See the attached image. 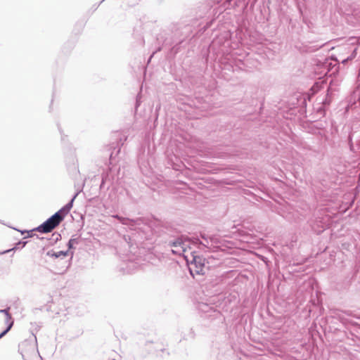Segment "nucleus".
I'll use <instances>...</instances> for the list:
<instances>
[{"label": "nucleus", "instance_id": "7ed1b4c3", "mask_svg": "<svg viewBox=\"0 0 360 360\" xmlns=\"http://www.w3.org/2000/svg\"><path fill=\"white\" fill-rule=\"evenodd\" d=\"M172 252L176 255H183L185 257V255H189L188 251L185 247V243L181 241H176L173 243Z\"/></svg>", "mask_w": 360, "mask_h": 360}, {"label": "nucleus", "instance_id": "20e7f679", "mask_svg": "<svg viewBox=\"0 0 360 360\" xmlns=\"http://www.w3.org/2000/svg\"><path fill=\"white\" fill-rule=\"evenodd\" d=\"M0 312L5 314L6 316V322L8 323V326L6 329H5L1 334H0V338H1L3 336H4L12 328L13 325V321H12V318L11 314L8 312V309H1L0 310Z\"/></svg>", "mask_w": 360, "mask_h": 360}, {"label": "nucleus", "instance_id": "f257e3e1", "mask_svg": "<svg viewBox=\"0 0 360 360\" xmlns=\"http://www.w3.org/2000/svg\"><path fill=\"white\" fill-rule=\"evenodd\" d=\"M185 259L189 266L191 274H205V259L195 252H190L189 255H185Z\"/></svg>", "mask_w": 360, "mask_h": 360}, {"label": "nucleus", "instance_id": "39448f33", "mask_svg": "<svg viewBox=\"0 0 360 360\" xmlns=\"http://www.w3.org/2000/svg\"><path fill=\"white\" fill-rule=\"evenodd\" d=\"M75 241V239H71V240H70V241H69V246H70V248H71V247H72V244H73V243H74Z\"/></svg>", "mask_w": 360, "mask_h": 360}, {"label": "nucleus", "instance_id": "f03ea898", "mask_svg": "<svg viewBox=\"0 0 360 360\" xmlns=\"http://www.w3.org/2000/svg\"><path fill=\"white\" fill-rule=\"evenodd\" d=\"M59 211L48 219L45 222L40 225L37 229L41 233H49L63 220V216Z\"/></svg>", "mask_w": 360, "mask_h": 360}, {"label": "nucleus", "instance_id": "423d86ee", "mask_svg": "<svg viewBox=\"0 0 360 360\" xmlns=\"http://www.w3.org/2000/svg\"><path fill=\"white\" fill-rule=\"evenodd\" d=\"M114 217L118 219L119 220L122 221V219L121 217H120L119 216L116 215V216H114Z\"/></svg>", "mask_w": 360, "mask_h": 360}]
</instances>
